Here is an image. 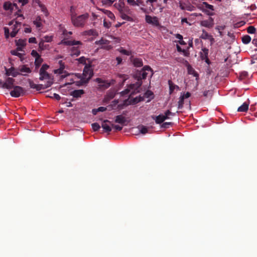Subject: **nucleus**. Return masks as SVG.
I'll return each mask as SVG.
<instances>
[{
    "label": "nucleus",
    "mask_w": 257,
    "mask_h": 257,
    "mask_svg": "<svg viewBox=\"0 0 257 257\" xmlns=\"http://www.w3.org/2000/svg\"><path fill=\"white\" fill-rule=\"evenodd\" d=\"M21 12V10H18L16 13V15L17 16V19L18 20V21L12 20L8 24L9 26L13 25L12 27V31L11 33H10V30L8 28L4 27L5 36L6 39H8L10 36L12 38L15 37L20 30L21 27V22L20 21L24 19L23 15L20 14Z\"/></svg>",
    "instance_id": "1"
},
{
    "label": "nucleus",
    "mask_w": 257,
    "mask_h": 257,
    "mask_svg": "<svg viewBox=\"0 0 257 257\" xmlns=\"http://www.w3.org/2000/svg\"><path fill=\"white\" fill-rule=\"evenodd\" d=\"M89 18V15L87 13L80 15L76 17L75 16L73 17L71 19L72 23L75 27H83L86 22L87 21Z\"/></svg>",
    "instance_id": "2"
},
{
    "label": "nucleus",
    "mask_w": 257,
    "mask_h": 257,
    "mask_svg": "<svg viewBox=\"0 0 257 257\" xmlns=\"http://www.w3.org/2000/svg\"><path fill=\"white\" fill-rule=\"evenodd\" d=\"M147 4L150 3L151 6L149 7V11L151 12H154L156 9V8L153 6V3L155 2H158L157 4V7H159V12L161 13L163 12L164 7H163L161 5V4L160 3L161 0H145ZM163 3L165 4H166L167 3V2L168 0H163Z\"/></svg>",
    "instance_id": "3"
},
{
    "label": "nucleus",
    "mask_w": 257,
    "mask_h": 257,
    "mask_svg": "<svg viewBox=\"0 0 257 257\" xmlns=\"http://www.w3.org/2000/svg\"><path fill=\"white\" fill-rule=\"evenodd\" d=\"M148 73L144 71H141L138 74V81L136 84H131L130 88L131 89H133L136 88V89H139L142 84V79H145L146 78Z\"/></svg>",
    "instance_id": "4"
},
{
    "label": "nucleus",
    "mask_w": 257,
    "mask_h": 257,
    "mask_svg": "<svg viewBox=\"0 0 257 257\" xmlns=\"http://www.w3.org/2000/svg\"><path fill=\"white\" fill-rule=\"evenodd\" d=\"M95 81L98 83V88L101 90H104L108 88L111 85L114 83L115 81L111 80V82L106 80H103L101 78H97Z\"/></svg>",
    "instance_id": "5"
},
{
    "label": "nucleus",
    "mask_w": 257,
    "mask_h": 257,
    "mask_svg": "<svg viewBox=\"0 0 257 257\" xmlns=\"http://www.w3.org/2000/svg\"><path fill=\"white\" fill-rule=\"evenodd\" d=\"M13 90L10 92V95L14 97H19L25 93L24 89L19 86H14Z\"/></svg>",
    "instance_id": "6"
},
{
    "label": "nucleus",
    "mask_w": 257,
    "mask_h": 257,
    "mask_svg": "<svg viewBox=\"0 0 257 257\" xmlns=\"http://www.w3.org/2000/svg\"><path fill=\"white\" fill-rule=\"evenodd\" d=\"M93 75V72L90 68V66L86 65L83 69L82 77H85L86 79L89 81Z\"/></svg>",
    "instance_id": "7"
},
{
    "label": "nucleus",
    "mask_w": 257,
    "mask_h": 257,
    "mask_svg": "<svg viewBox=\"0 0 257 257\" xmlns=\"http://www.w3.org/2000/svg\"><path fill=\"white\" fill-rule=\"evenodd\" d=\"M191 96V93L189 92L184 93H181L178 101V108L181 109L183 107V104L184 103V99L188 98Z\"/></svg>",
    "instance_id": "8"
},
{
    "label": "nucleus",
    "mask_w": 257,
    "mask_h": 257,
    "mask_svg": "<svg viewBox=\"0 0 257 257\" xmlns=\"http://www.w3.org/2000/svg\"><path fill=\"white\" fill-rule=\"evenodd\" d=\"M14 79L11 77H8L6 81L2 84L1 87L3 88H7L8 89H12L14 87Z\"/></svg>",
    "instance_id": "9"
},
{
    "label": "nucleus",
    "mask_w": 257,
    "mask_h": 257,
    "mask_svg": "<svg viewBox=\"0 0 257 257\" xmlns=\"http://www.w3.org/2000/svg\"><path fill=\"white\" fill-rule=\"evenodd\" d=\"M4 10L6 11L10 10L11 11L14 10H18V7L16 4L12 3L10 1L6 2L3 6Z\"/></svg>",
    "instance_id": "10"
},
{
    "label": "nucleus",
    "mask_w": 257,
    "mask_h": 257,
    "mask_svg": "<svg viewBox=\"0 0 257 257\" xmlns=\"http://www.w3.org/2000/svg\"><path fill=\"white\" fill-rule=\"evenodd\" d=\"M96 44L97 45H101L102 48L106 50H110L112 47L109 45V41L108 40L101 39L99 41H96Z\"/></svg>",
    "instance_id": "11"
},
{
    "label": "nucleus",
    "mask_w": 257,
    "mask_h": 257,
    "mask_svg": "<svg viewBox=\"0 0 257 257\" xmlns=\"http://www.w3.org/2000/svg\"><path fill=\"white\" fill-rule=\"evenodd\" d=\"M200 25L203 27L211 28L214 25V20L211 17H209L208 20L201 21Z\"/></svg>",
    "instance_id": "12"
},
{
    "label": "nucleus",
    "mask_w": 257,
    "mask_h": 257,
    "mask_svg": "<svg viewBox=\"0 0 257 257\" xmlns=\"http://www.w3.org/2000/svg\"><path fill=\"white\" fill-rule=\"evenodd\" d=\"M203 53H201V58L202 60H205V62L208 64H210V61L208 58V49L206 48H203L202 49Z\"/></svg>",
    "instance_id": "13"
},
{
    "label": "nucleus",
    "mask_w": 257,
    "mask_h": 257,
    "mask_svg": "<svg viewBox=\"0 0 257 257\" xmlns=\"http://www.w3.org/2000/svg\"><path fill=\"white\" fill-rule=\"evenodd\" d=\"M107 123L111 124L109 120L107 119L104 120L101 124V126L105 132L109 133L111 131V127Z\"/></svg>",
    "instance_id": "14"
},
{
    "label": "nucleus",
    "mask_w": 257,
    "mask_h": 257,
    "mask_svg": "<svg viewBox=\"0 0 257 257\" xmlns=\"http://www.w3.org/2000/svg\"><path fill=\"white\" fill-rule=\"evenodd\" d=\"M84 93L83 89L75 90L70 93V95L75 98H79Z\"/></svg>",
    "instance_id": "15"
},
{
    "label": "nucleus",
    "mask_w": 257,
    "mask_h": 257,
    "mask_svg": "<svg viewBox=\"0 0 257 257\" xmlns=\"http://www.w3.org/2000/svg\"><path fill=\"white\" fill-rule=\"evenodd\" d=\"M40 80H43L45 79L49 78L50 76V74L45 70L40 69Z\"/></svg>",
    "instance_id": "16"
},
{
    "label": "nucleus",
    "mask_w": 257,
    "mask_h": 257,
    "mask_svg": "<svg viewBox=\"0 0 257 257\" xmlns=\"http://www.w3.org/2000/svg\"><path fill=\"white\" fill-rule=\"evenodd\" d=\"M134 94L133 92H132L131 95H130L129 98L131 99V103L133 104H136L139 102L142 101L144 100V97L141 96H139V97H136L133 99H131L132 95Z\"/></svg>",
    "instance_id": "17"
},
{
    "label": "nucleus",
    "mask_w": 257,
    "mask_h": 257,
    "mask_svg": "<svg viewBox=\"0 0 257 257\" xmlns=\"http://www.w3.org/2000/svg\"><path fill=\"white\" fill-rule=\"evenodd\" d=\"M126 122L125 118L121 115H118L115 116V122L124 125Z\"/></svg>",
    "instance_id": "18"
},
{
    "label": "nucleus",
    "mask_w": 257,
    "mask_h": 257,
    "mask_svg": "<svg viewBox=\"0 0 257 257\" xmlns=\"http://www.w3.org/2000/svg\"><path fill=\"white\" fill-rule=\"evenodd\" d=\"M249 104V101L244 102L240 106H239L238 108L237 111L238 112H246V111H247L248 109Z\"/></svg>",
    "instance_id": "19"
},
{
    "label": "nucleus",
    "mask_w": 257,
    "mask_h": 257,
    "mask_svg": "<svg viewBox=\"0 0 257 257\" xmlns=\"http://www.w3.org/2000/svg\"><path fill=\"white\" fill-rule=\"evenodd\" d=\"M7 75H12L13 77H16L17 75L21 74L20 73L17 72L14 67H11L7 71Z\"/></svg>",
    "instance_id": "20"
},
{
    "label": "nucleus",
    "mask_w": 257,
    "mask_h": 257,
    "mask_svg": "<svg viewBox=\"0 0 257 257\" xmlns=\"http://www.w3.org/2000/svg\"><path fill=\"white\" fill-rule=\"evenodd\" d=\"M152 118L155 120L157 124H161L164 121V118L163 117V114H160L158 116H152Z\"/></svg>",
    "instance_id": "21"
},
{
    "label": "nucleus",
    "mask_w": 257,
    "mask_h": 257,
    "mask_svg": "<svg viewBox=\"0 0 257 257\" xmlns=\"http://www.w3.org/2000/svg\"><path fill=\"white\" fill-rule=\"evenodd\" d=\"M19 71L23 73L22 74L23 75H26V74L25 73H30L31 72V70L29 67L26 66V65H22L21 67H19Z\"/></svg>",
    "instance_id": "22"
},
{
    "label": "nucleus",
    "mask_w": 257,
    "mask_h": 257,
    "mask_svg": "<svg viewBox=\"0 0 257 257\" xmlns=\"http://www.w3.org/2000/svg\"><path fill=\"white\" fill-rule=\"evenodd\" d=\"M168 84L169 85L170 94L172 93L175 89H179V87L178 85L174 84L171 80L168 81Z\"/></svg>",
    "instance_id": "23"
},
{
    "label": "nucleus",
    "mask_w": 257,
    "mask_h": 257,
    "mask_svg": "<svg viewBox=\"0 0 257 257\" xmlns=\"http://www.w3.org/2000/svg\"><path fill=\"white\" fill-rule=\"evenodd\" d=\"M188 73L190 74H192L194 76L196 77V79L197 80L199 78V74L198 73L190 66L188 67Z\"/></svg>",
    "instance_id": "24"
},
{
    "label": "nucleus",
    "mask_w": 257,
    "mask_h": 257,
    "mask_svg": "<svg viewBox=\"0 0 257 257\" xmlns=\"http://www.w3.org/2000/svg\"><path fill=\"white\" fill-rule=\"evenodd\" d=\"M60 64V67L59 69L54 70V73L55 74H62L63 73L64 69L65 68V66L64 63H62V61L59 62Z\"/></svg>",
    "instance_id": "25"
},
{
    "label": "nucleus",
    "mask_w": 257,
    "mask_h": 257,
    "mask_svg": "<svg viewBox=\"0 0 257 257\" xmlns=\"http://www.w3.org/2000/svg\"><path fill=\"white\" fill-rule=\"evenodd\" d=\"M133 64L135 67H141L143 65L142 60L140 58H135L133 60Z\"/></svg>",
    "instance_id": "26"
},
{
    "label": "nucleus",
    "mask_w": 257,
    "mask_h": 257,
    "mask_svg": "<svg viewBox=\"0 0 257 257\" xmlns=\"http://www.w3.org/2000/svg\"><path fill=\"white\" fill-rule=\"evenodd\" d=\"M80 52L78 47H73L71 49V55L78 56Z\"/></svg>",
    "instance_id": "27"
},
{
    "label": "nucleus",
    "mask_w": 257,
    "mask_h": 257,
    "mask_svg": "<svg viewBox=\"0 0 257 257\" xmlns=\"http://www.w3.org/2000/svg\"><path fill=\"white\" fill-rule=\"evenodd\" d=\"M102 11L110 19L114 20L115 16L114 14L110 11L106 10H102Z\"/></svg>",
    "instance_id": "28"
},
{
    "label": "nucleus",
    "mask_w": 257,
    "mask_h": 257,
    "mask_svg": "<svg viewBox=\"0 0 257 257\" xmlns=\"http://www.w3.org/2000/svg\"><path fill=\"white\" fill-rule=\"evenodd\" d=\"M251 37L249 35H245L241 38L242 42L244 44H247L251 41Z\"/></svg>",
    "instance_id": "29"
},
{
    "label": "nucleus",
    "mask_w": 257,
    "mask_h": 257,
    "mask_svg": "<svg viewBox=\"0 0 257 257\" xmlns=\"http://www.w3.org/2000/svg\"><path fill=\"white\" fill-rule=\"evenodd\" d=\"M210 36L205 30H203L200 38L202 39L207 40L210 38Z\"/></svg>",
    "instance_id": "30"
},
{
    "label": "nucleus",
    "mask_w": 257,
    "mask_h": 257,
    "mask_svg": "<svg viewBox=\"0 0 257 257\" xmlns=\"http://www.w3.org/2000/svg\"><path fill=\"white\" fill-rule=\"evenodd\" d=\"M41 21V17L40 16H38L36 19V20H35L33 22V23L37 28H40L42 26Z\"/></svg>",
    "instance_id": "31"
},
{
    "label": "nucleus",
    "mask_w": 257,
    "mask_h": 257,
    "mask_svg": "<svg viewBox=\"0 0 257 257\" xmlns=\"http://www.w3.org/2000/svg\"><path fill=\"white\" fill-rule=\"evenodd\" d=\"M88 80L86 79L85 77H82V78L79 81L76 82V85L77 86H81L88 83Z\"/></svg>",
    "instance_id": "32"
},
{
    "label": "nucleus",
    "mask_w": 257,
    "mask_h": 257,
    "mask_svg": "<svg viewBox=\"0 0 257 257\" xmlns=\"http://www.w3.org/2000/svg\"><path fill=\"white\" fill-rule=\"evenodd\" d=\"M43 62V59L41 58V56L36 58L35 61V64L36 68L39 67Z\"/></svg>",
    "instance_id": "33"
},
{
    "label": "nucleus",
    "mask_w": 257,
    "mask_h": 257,
    "mask_svg": "<svg viewBox=\"0 0 257 257\" xmlns=\"http://www.w3.org/2000/svg\"><path fill=\"white\" fill-rule=\"evenodd\" d=\"M146 98H151V99L153 98L154 93L150 90H147L145 93L144 95L143 96Z\"/></svg>",
    "instance_id": "34"
},
{
    "label": "nucleus",
    "mask_w": 257,
    "mask_h": 257,
    "mask_svg": "<svg viewBox=\"0 0 257 257\" xmlns=\"http://www.w3.org/2000/svg\"><path fill=\"white\" fill-rule=\"evenodd\" d=\"M120 17L123 19L128 21H131L132 20V18L130 16H127L124 12H121L120 13Z\"/></svg>",
    "instance_id": "35"
},
{
    "label": "nucleus",
    "mask_w": 257,
    "mask_h": 257,
    "mask_svg": "<svg viewBox=\"0 0 257 257\" xmlns=\"http://www.w3.org/2000/svg\"><path fill=\"white\" fill-rule=\"evenodd\" d=\"M39 5L41 8L42 12H43L45 14V15L46 16H47L48 15L49 13H48V12L47 10L46 7H45V6L42 4H39Z\"/></svg>",
    "instance_id": "36"
},
{
    "label": "nucleus",
    "mask_w": 257,
    "mask_h": 257,
    "mask_svg": "<svg viewBox=\"0 0 257 257\" xmlns=\"http://www.w3.org/2000/svg\"><path fill=\"white\" fill-rule=\"evenodd\" d=\"M76 8L74 6H71L70 9V13L71 15V19H72L73 17H74L76 16V14L75 12Z\"/></svg>",
    "instance_id": "37"
},
{
    "label": "nucleus",
    "mask_w": 257,
    "mask_h": 257,
    "mask_svg": "<svg viewBox=\"0 0 257 257\" xmlns=\"http://www.w3.org/2000/svg\"><path fill=\"white\" fill-rule=\"evenodd\" d=\"M91 126L94 132L98 131L100 128V125L96 122L92 123Z\"/></svg>",
    "instance_id": "38"
},
{
    "label": "nucleus",
    "mask_w": 257,
    "mask_h": 257,
    "mask_svg": "<svg viewBox=\"0 0 257 257\" xmlns=\"http://www.w3.org/2000/svg\"><path fill=\"white\" fill-rule=\"evenodd\" d=\"M255 31L256 29L253 26H250L247 28V32L249 34H254L255 33Z\"/></svg>",
    "instance_id": "39"
},
{
    "label": "nucleus",
    "mask_w": 257,
    "mask_h": 257,
    "mask_svg": "<svg viewBox=\"0 0 257 257\" xmlns=\"http://www.w3.org/2000/svg\"><path fill=\"white\" fill-rule=\"evenodd\" d=\"M153 21H152V23H151L152 25H153L156 26H158L160 25L158 19L157 17H153Z\"/></svg>",
    "instance_id": "40"
},
{
    "label": "nucleus",
    "mask_w": 257,
    "mask_h": 257,
    "mask_svg": "<svg viewBox=\"0 0 257 257\" xmlns=\"http://www.w3.org/2000/svg\"><path fill=\"white\" fill-rule=\"evenodd\" d=\"M26 40L19 39L18 42H17V45L18 46L24 47L26 45Z\"/></svg>",
    "instance_id": "41"
},
{
    "label": "nucleus",
    "mask_w": 257,
    "mask_h": 257,
    "mask_svg": "<svg viewBox=\"0 0 257 257\" xmlns=\"http://www.w3.org/2000/svg\"><path fill=\"white\" fill-rule=\"evenodd\" d=\"M203 95L206 98H210L212 96V92L210 90H205L203 92Z\"/></svg>",
    "instance_id": "42"
},
{
    "label": "nucleus",
    "mask_w": 257,
    "mask_h": 257,
    "mask_svg": "<svg viewBox=\"0 0 257 257\" xmlns=\"http://www.w3.org/2000/svg\"><path fill=\"white\" fill-rule=\"evenodd\" d=\"M47 80L46 84H45V86H47V88L50 87L52 84L53 83V79L51 78L50 76L49 78L46 79Z\"/></svg>",
    "instance_id": "43"
},
{
    "label": "nucleus",
    "mask_w": 257,
    "mask_h": 257,
    "mask_svg": "<svg viewBox=\"0 0 257 257\" xmlns=\"http://www.w3.org/2000/svg\"><path fill=\"white\" fill-rule=\"evenodd\" d=\"M113 1L112 0H102L101 3L103 5H108V6H111L112 4L113 3Z\"/></svg>",
    "instance_id": "44"
},
{
    "label": "nucleus",
    "mask_w": 257,
    "mask_h": 257,
    "mask_svg": "<svg viewBox=\"0 0 257 257\" xmlns=\"http://www.w3.org/2000/svg\"><path fill=\"white\" fill-rule=\"evenodd\" d=\"M152 19H153L152 17H151V16L146 15L145 20L147 23H148L149 24H151V23H152V21H153Z\"/></svg>",
    "instance_id": "45"
},
{
    "label": "nucleus",
    "mask_w": 257,
    "mask_h": 257,
    "mask_svg": "<svg viewBox=\"0 0 257 257\" xmlns=\"http://www.w3.org/2000/svg\"><path fill=\"white\" fill-rule=\"evenodd\" d=\"M52 39L53 38L52 36H46L44 37L42 40L44 41V42H50L52 41Z\"/></svg>",
    "instance_id": "46"
},
{
    "label": "nucleus",
    "mask_w": 257,
    "mask_h": 257,
    "mask_svg": "<svg viewBox=\"0 0 257 257\" xmlns=\"http://www.w3.org/2000/svg\"><path fill=\"white\" fill-rule=\"evenodd\" d=\"M140 132L142 134H146L147 133H148V128L144 125H142L141 126Z\"/></svg>",
    "instance_id": "47"
},
{
    "label": "nucleus",
    "mask_w": 257,
    "mask_h": 257,
    "mask_svg": "<svg viewBox=\"0 0 257 257\" xmlns=\"http://www.w3.org/2000/svg\"><path fill=\"white\" fill-rule=\"evenodd\" d=\"M44 43L45 42L42 40L40 42L39 47L41 50H44L46 48V46L44 45Z\"/></svg>",
    "instance_id": "48"
},
{
    "label": "nucleus",
    "mask_w": 257,
    "mask_h": 257,
    "mask_svg": "<svg viewBox=\"0 0 257 257\" xmlns=\"http://www.w3.org/2000/svg\"><path fill=\"white\" fill-rule=\"evenodd\" d=\"M130 92V89L126 88L120 92V94L122 96H124L127 95Z\"/></svg>",
    "instance_id": "49"
},
{
    "label": "nucleus",
    "mask_w": 257,
    "mask_h": 257,
    "mask_svg": "<svg viewBox=\"0 0 257 257\" xmlns=\"http://www.w3.org/2000/svg\"><path fill=\"white\" fill-rule=\"evenodd\" d=\"M128 4L133 6H139L138 4L135 0H127Z\"/></svg>",
    "instance_id": "50"
},
{
    "label": "nucleus",
    "mask_w": 257,
    "mask_h": 257,
    "mask_svg": "<svg viewBox=\"0 0 257 257\" xmlns=\"http://www.w3.org/2000/svg\"><path fill=\"white\" fill-rule=\"evenodd\" d=\"M203 5L206 8L209 9V10H213V6L208 4L206 2H203Z\"/></svg>",
    "instance_id": "51"
},
{
    "label": "nucleus",
    "mask_w": 257,
    "mask_h": 257,
    "mask_svg": "<svg viewBox=\"0 0 257 257\" xmlns=\"http://www.w3.org/2000/svg\"><path fill=\"white\" fill-rule=\"evenodd\" d=\"M31 54V55L32 56H33L35 58H37V57H39L40 56L39 54V53L37 52V51H36L35 50H33L32 51Z\"/></svg>",
    "instance_id": "52"
},
{
    "label": "nucleus",
    "mask_w": 257,
    "mask_h": 257,
    "mask_svg": "<svg viewBox=\"0 0 257 257\" xmlns=\"http://www.w3.org/2000/svg\"><path fill=\"white\" fill-rule=\"evenodd\" d=\"M86 59L84 57H81L78 59L79 63L83 64H86Z\"/></svg>",
    "instance_id": "53"
},
{
    "label": "nucleus",
    "mask_w": 257,
    "mask_h": 257,
    "mask_svg": "<svg viewBox=\"0 0 257 257\" xmlns=\"http://www.w3.org/2000/svg\"><path fill=\"white\" fill-rule=\"evenodd\" d=\"M111 125L112 127L113 128H114L116 131H120L122 129V127L118 125H115L113 124H111Z\"/></svg>",
    "instance_id": "54"
},
{
    "label": "nucleus",
    "mask_w": 257,
    "mask_h": 257,
    "mask_svg": "<svg viewBox=\"0 0 257 257\" xmlns=\"http://www.w3.org/2000/svg\"><path fill=\"white\" fill-rule=\"evenodd\" d=\"M47 88V86H45V84H38L37 90H40L41 89H45Z\"/></svg>",
    "instance_id": "55"
},
{
    "label": "nucleus",
    "mask_w": 257,
    "mask_h": 257,
    "mask_svg": "<svg viewBox=\"0 0 257 257\" xmlns=\"http://www.w3.org/2000/svg\"><path fill=\"white\" fill-rule=\"evenodd\" d=\"M103 26L104 27L106 28H109L111 26V23L110 22H107L105 19L103 20Z\"/></svg>",
    "instance_id": "56"
},
{
    "label": "nucleus",
    "mask_w": 257,
    "mask_h": 257,
    "mask_svg": "<svg viewBox=\"0 0 257 257\" xmlns=\"http://www.w3.org/2000/svg\"><path fill=\"white\" fill-rule=\"evenodd\" d=\"M143 71L146 72V71H150L152 72V69L149 66H145L143 68Z\"/></svg>",
    "instance_id": "57"
},
{
    "label": "nucleus",
    "mask_w": 257,
    "mask_h": 257,
    "mask_svg": "<svg viewBox=\"0 0 257 257\" xmlns=\"http://www.w3.org/2000/svg\"><path fill=\"white\" fill-rule=\"evenodd\" d=\"M37 85L38 84H35L32 81H30V86L31 87V88H33V89H36L37 90Z\"/></svg>",
    "instance_id": "58"
},
{
    "label": "nucleus",
    "mask_w": 257,
    "mask_h": 257,
    "mask_svg": "<svg viewBox=\"0 0 257 257\" xmlns=\"http://www.w3.org/2000/svg\"><path fill=\"white\" fill-rule=\"evenodd\" d=\"M29 42L30 43H37L36 39L35 37H31L29 39Z\"/></svg>",
    "instance_id": "59"
},
{
    "label": "nucleus",
    "mask_w": 257,
    "mask_h": 257,
    "mask_svg": "<svg viewBox=\"0 0 257 257\" xmlns=\"http://www.w3.org/2000/svg\"><path fill=\"white\" fill-rule=\"evenodd\" d=\"M117 9L120 12V14L121 13V12H123V7L122 6V5L121 4L118 5V6L117 7Z\"/></svg>",
    "instance_id": "60"
},
{
    "label": "nucleus",
    "mask_w": 257,
    "mask_h": 257,
    "mask_svg": "<svg viewBox=\"0 0 257 257\" xmlns=\"http://www.w3.org/2000/svg\"><path fill=\"white\" fill-rule=\"evenodd\" d=\"M165 113L167 116H169V115L174 116L175 115V113H173V112H171L170 110H167V111H166Z\"/></svg>",
    "instance_id": "61"
},
{
    "label": "nucleus",
    "mask_w": 257,
    "mask_h": 257,
    "mask_svg": "<svg viewBox=\"0 0 257 257\" xmlns=\"http://www.w3.org/2000/svg\"><path fill=\"white\" fill-rule=\"evenodd\" d=\"M52 97L54 98L55 99H56L57 100H60L61 98L60 96L57 93H54L53 96Z\"/></svg>",
    "instance_id": "62"
},
{
    "label": "nucleus",
    "mask_w": 257,
    "mask_h": 257,
    "mask_svg": "<svg viewBox=\"0 0 257 257\" xmlns=\"http://www.w3.org/2000/svg\"><path fill=\"white\" fill-rule=\"evenodd\" d=\"M106 107L103 106H100L97 109L98 111L103 112L106 110Z\"/></svg>",
    "instance_id": "63"
},
{
    "label": "nucleus",
    "mask_w": 257,
    "mask_h": 257,
    "mask_svg": "<svg viewBox=\"0 0 257 257\" xmlns=\"http://www.w3.org/2000/svg\"><path fill=\"white\" fill-rule=\"evenodd\" d=\"M48 68L49 66L48 65L43 64L40 69L46 71L48 69Z\"/></svg>",
    "instance_id": "64"
}]
</instances>
